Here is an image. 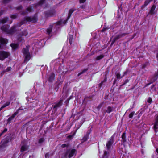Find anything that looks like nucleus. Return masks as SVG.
<instances>
[{"mask_svg": "<svg viewBox=\"0 0 158 158\" xmlns=\"http://www.w3.org/2000/svg\"><path fill=\"white\" fill-rule=\"evenodd\" d=\"M55 74L53 73H52L49 76L48 81L49 82H52L54 79Z\"/></svg>", "mask_w": 158, "mask_h": 158, "instance_id": "obj_14", "label": "nucleus"}, {"mask_svg": "<svg viewBox=\"0 0 158 158\" xmlns=\"http://www.w3.org/2000/svg\"><path fill=\"white\" fill-rule=\"evenodd\" d=\"M155 122H157L158 123V115L156 118Z\"/></svg>", "mask_w": 158, "mask_h": 158, "instance_id": "obj_50", "label": "nucleus"}, {"mask_svg": "<svg viewBox=\"0 0 158 158\" xmlns=\"http://www.w3.org/2000/svg\"><path fill=\"white\" fill-rule=\"evenodd\" d=\"M158 77V74L156 75L154 77V79H153V81H156L157 78V77Z\"/></svg>", "mask_w": 158, "mask_h": 158, "instance_id": "obj_38", "label": "nucleus"}, {"mask_svg": "<svg viewBox=\"0 0 158 158\" xmlns=\"http://www.w3.org/2000/svg\"><path fill=\"white\" fill-rule=\"evenodd\" d=\"M109 153L108 152L106 151H105L104 154V156H103V158H106L107 157V156L108 155V154Z\"/></svg>", "mask_w": 158, "mask_h": 158, "instance_id": "obj_32", "label": "nucleus"}, {"mask_svg": "<svg viewBox=\"0 0 158 158\" xmlns=\"http://www.w3.org/2000/svg\"><path fill=\"white\" fill-rule=\"evenodd\" d=\"M89 134L88 133H87L85 135L82 139V142H84L86 141L89 138Z\"/></svg>", "mask_w": 158, "mask_h": 158, "instance_id": "obj_13", "label": "nucleus"}, {"mask_svg": "<svg viewBox=\"0 0 158 158\" xmlns=\"http://www.w3.org/2000/svg\"><path fill=\"white\" fill-rule=\"evenodd\" d=\"M102 85V83H101L100 84H99V85H100V87H101V85Z\"/></svg>", "mask_w": 158, "mask_h": 158, "instance_id": "obj_53", "label": "nucleus"}, {"mask_svg": "<svg viewBox=\"0 0 158 158\" xmlns=\"http://www.w3.org/2000/svg\"><path fill=\"white\" fill-rule=\"evenodd\" d=\"M87 69H85L83 70L82 72H81L78 74V76H79L80 75L83 73H84L86 72L87 71Z\"/></svg>", "mask_w": 158, "mask_h": 158, "instance_id": "obj_36", "label": "nucleus"}, {"mask_svg": "<svg viewBox=\"0 0 158 158\" xmlns=\"http://www.w3.org/2000/svg\"><path fill=\"white\" fill-rule=\"evenodd\" d=\"M62 101L63 100L60 99L58 102L55 104V105L53 107V109L54 110L56 111L58 108L60 107L61 106Z\"/></svg>", "mask_w": 158, "mask_h": 158, "instance_id": "obj_6", "label": "nucleus"}, {"mask_svg": "<svg viewBox=\"0 0 158 158\" xmlns=\"http://www.w3.org/2000/svg\"><path fill=\"white\" fill-rule=\"evenodd\" d=\"M32 10V9L31 7H28L27 8L26 11H22L21 14V15H24L29 12H31Z\"/></svg>", "mask_w": 158, "mask_h": 158, "instance_id": "obj_11", "label": "nucleus"}, {"mask_svg": "<svg viewBox=\"0 0 158 158\" xmlns=\"http://www.w3.org/2000/svg\"><path fill=\"white\" fill-rule=\"evenodd\" d=\"M18 113V111H16L14 113V114L10 117L7 120V122L8 123H10L11 122V121L13 120L15 117L16 116V115Z\"/></svg>", "mask_w": 158, "mask_h": 158, "instance_id": "obj_9", "label": "nucleus"}, {"mask_svg": "<svg viewBox=\"0 0 158 158\" xmlns=\"http://www.w3.org/2000/svg\"><path fill=\"white\" fill-rule=\"evenodd\" d=\"M10 0H3V2L4 3H8Z\"/></svg>", "mask_w": 158, "mask_h": 158, "instance_id": "obj_44", "label": "nucleus"}, {"mask_svg": "<svg viewBox=\"0 0 158 158\" xmlns=\"http://www.w3.org/2000/svg\"><path fill=\"white\" fill-rule=\"evenodd\" d=\"M10 69V67H8L5 70V72H8L9 71Z\"/></svg>", "mask_w": 158, "mask_h": 158, "instance_id": "obj_41", "label": "nucleus"}, {"mask_svg": "<svg viewBox=\"0 0 158 158\" xmlns=\"http://www.w3.org/2000/svg\"><path fill=\"white\" fill-rule=\"evenodd\" d=\"M49 154L48 153H47L45 155V157L46 158H49Z\"/></svg>", "mask_w": 158, "mask_h": 158, "instance_id": "obj_49", "label": "nucleus"}, {"mask_svg": "<svg viewBox=\"0 0 158 158\" xmlns=\"http://www.w3.org/2000/svg\"><path fill=\"white\" fill-rule=\"evenodd\" d=\"M68 146V145H67L65 144H64L62 145L61 146V147H62V148H64V147H65L67 146Z\"/></svg>", "mask_w": 158, "mask_h": 158, "instance_id": "obj_46", "label": "nucleus"}, {"mask_svg": "<svg viewBox=\"0 0 158 158\" xmlns=\"http://www.w3.org/2000/svg\"><path fill=\"white\" fill-rule=\"evenodd\" d=\"M2 14V11H1L0 12V16ZM8 18L7 17H5L3 18L2 20H1L0 21V23H6L7 20H8Z\"/></svg>", "mask_w": 158, "mask_h": 158, "instance_id": "obj_12", "label": "nucleus"}, {"mask_svg": "<svg viewBox=\"0 0 158 158\" xmlns=\"http://www.w3.org/2000/svg\"><path fill=\"white\" fill-rule=\"evenodd\" d=\"M80 7L81 8H83V6H81Z\"/></svg>", "mask_w": 158, "mask_h": 158, "instance_id": "obj_55", "label": "nucleus"}, {"mask_svg": "<svg viewBox=\"0 0 158 158\" xmlns=\"http://www.w3.org/2000/svg\"><path fill=\"white\" fill-rule=\"evenodd\" d=\"M113 110V108L110 106H108L107 109L106 110V112L108 113H110Z\"/></svg>", "mask_w": 158, "mask_h": 158, "instance_id": "obj_16", "label": "nucleus"}, {"mask_svg": "<svg viewBox=\"0 0 158 158\" xmlns=\"http://www.w3.org/2000/svg\"><path fill=\"white\" fill-rule=\"evenodd\" d=\"M149 84H150V83H149V84H148V85H149Z\"/></svg>", "mask_w": 158, "mask_h": 158, "instance_id": "obj_56", "label": "nucleus"}, {"mask_svg": "<svg viewBox=\"0 0 158 158\" xmlns=\"http://www.w3.org/2000/svg\"><path fill=\"white\" fill-rule=\"evenodd\" d=\"M75 10L73 9H70L69 12L68 13V19H69L71 16L73 12V11Z\"/></svg>", "mask_w": 158, "mask_h": 158, "instance_id": "obj_21", "label": "nucleus"}, {"mask_svg": "<svg viewBox=\"0 0 158 158\" xmlns=\"http://www.w3.org/2000/svg\"><path fill=\"white\" fill-rule=\"evenodd\" d=\"M3 108L2 106L0 108V111L3 109Z\"/></svg>", "mask_w": 158, "mask_h": 158, "instance_id": "obj_52", "label": "nucleus"}, {"mask_svg": "<svg viewBox=\"0 0 158 158\" xmlns=\"http://www.w3.org/2000/svg\"><path fill=\"white\" fill-rule=\"evenodd\" d=\"M126 35V33H123L122 34H120L119 35H117L116 37H115L114 38H115V39H116V40H117L119 39L120 38H121V37L124 36Z\"/></svg>", "mask_w": 158, "mask_h": 158, "instance_id": "obj_18", "label": "nucleus"}, {"mask_svg": "<svg viewBox=\"0 0 158 158\" xmlns=\"http://www.w3.org/2000/svg\"><path fill=\"white\" fill-rule=\"evenodd\" d=\"M156 152H157V153H158V149H156Z\"/></svg>", "mask_w": 158, "mask_h": 158, "instance_id": "obj_54", "label": "nucleus"}, {"mask_svg": "<svg viewBox=\"0 0 158 158\" xmlns=\"http://www.w3.org/2000/svg\"><path fill=\"white\" fill-rule=\"evenodd\" d=\"M62 21L61 20H60L57 23V24L58 25H61L62 23Z\"/></svg>", "mask_w": 158, "mask_h": 158, "instance_id": "obj_47", "label": "nucleus"}, {"mask_svg": "<svg viewBox=\"0 0 158 158\" xmlns=\"http://www.w3.org/2000/svg\"><path fill=\"white\" fill-rule=\"evenodd\" d=\"M129 80H128V79H127L123 83V85H125L127 83H128V82H129Z\"/></svg>", "mask_w": 158, "mask_h": 158, "instance_id": "obj_45", "label": "nucleus"}, {"mask_svg": "<svg viewBox=\"0 0 158 158\" xmlns=\"http://www.w3.org/2000/svg\"><path fill=\"white\" fill-rule=\"evenodd\" d=\"M156 7V6L155 5H153L152 6L151 8V10L149 12V13L151 14L152 15L155 13L154 10L155 9Z\"/></svg>", "mask_w": 158, "mask_h": 158, "instance_id": "obj_15", "label": "nucleus"}, {"mask_svg": "<svg viewBox=\"0 0 158 158\" xmlns=\"http://www.w3.org/2000/svg\"><path fill=\"white\" fill-rule=\"evenodd\" d=\"M22 146L21 148V151L24 152L27 151L28 148V146L25 144H23L22 143Z\"/></svg>", "mask_w": 158, "mask_h": 158, "instance_id": "obj_10", "label": "nucleus"}, {"mask_svg": "<svg viewBox=\"0 0 158 158\" xmlns=\"http://www.w3.org/2000/svg\"><path fill=\"white\" fill-rule=\"evenodd\" d=\"M68 39L69 41L70 44H71L72 42V40L73 39V36L72 35L69 34L68 36Z\"/></svg>", "mask_w": 158, "mask_h": 158, "instance_id": "obj_17", "label": "nucleus"}, {"mask_svg": "<svg viewBox=\"0 0 158 158\" xmlns=\"http://www.w3.org/2000/svg\"><path fill=\"white\" fill-rule=\"evenodd\" d=\"M2 142V144L0 146V150L2 149L7 146L8 141L7 140H5Z\"/></svg>", "mask_w": 158, "mask_h": 158, "instance_id": "obj_8", "label": "nucleus"}, {"mask_svg": "<svg viewBox=\"0 0 158 158\" xmlns=\"http://www.w3.org/2000/svg\"><path fill=\"white\" fill-rule=\"evenodd\" d=\"M7 40L2 37H0V42L2 44H6L7 43Z\"/></svg>", "mask_w": 158, "mask_h": 158, "instance_id": "obj_19", "label": "nucleus"}, {"mask_svg": "<svg viewBox=\"0 0 158 158\" xmlns=\"http://www.w3.org/2000/svg\"><path fill=\"white\" fill-rule=\"evenodd\" d=\"M158 126V123L157 122H155L154 125V129L155 132H156L157 131L156 130L158 129V127H157Z\"/></svg>", "mask_w": 158, "mask_h": 158, "instance_id": "obj_27", "label": "nucleus"}, {"mask_svg": "<svg viewBox=\"0 0 158 158\" xmlns=\"http://www.w3.org/2000/svg\"><path fill=\"white\" fill-rule=\"evenodd\" d=\"M108 28L107 27H104L102 30V32H104L106 30L108 29Z\"/></svg>", "mask_w": 158, "mask_h": 158, "instance_id": "obj_40", "label": "nucleus"}, {"mask_svg": "<svg viewBox=\"0 0 158 158\" xmlns=\"http://www.w3.org/2000/svg\"><path fill=\"white\" fill-rule=\"evenodd\" d=\"M152 98L150 97H149L147 100V101L150 104L152 102Z\"/></svg>", "mask_w": 158, "mask_h": 158, "instance_id": "obj_33", "label": "nucleus"}, {"mask_svg": "<svg viewBox=\"0 0 158 158\" xmlns=\"http://www.w3.org/2000/svg\"><path fill=\"white\" fill-rule=\"evenodd\" d=\"M17 14H15L13 15H11L10 16V17L13 19H15L17 17Z\"/></svg>", "mask_w": 158, "mask_h": 158, "instance_id": "obj_34", "label": "nucleus"}, {"mask_svg": "<svg viewBox=\"0 0 158 158\" xmlns=\"http://www.w3.org/2000/svg\"><path fill=\"white\" fill-rule=\"evenodd\" d=\"M150 91L152 92H155L156 91V89L154 85H152L151 87V88L150 89Z\"/></svg>", "mask_w": 158, "mask_h": 158, "instance_id": "obj_24", "label": "nucleus"}, {"mask_svg": "<svg viewBox=\"0 0 158 158\" xmlns=\"http://www.w3.org/2000/svg\"><path fill=\"white\" fill-rule=\"evenodd\" d=\"M76 150L74 149L68 150L63 153V157L65 158H70L72 157L75 153Z\"/></svg>", "mask_w": 158, "mask_h": 158, "instance_id": "obj_3", "label": "nucleus"}, {"mask_svg": "<svg viewBox=\"0 0 158 158\" xmlns=\"http://www.w3.org/2000/svg\"><path fill=\"white\" fill-rule=\"evenodd\" d=\"M37 21V15H35L33 16L28 17H26L24 20L22 21L20 23L17 24L16 25L11 27V29L8 30V27L4 25L2 27L1 29L2 31L7 32L8 34H12L16 31V28L17 27H20L22 25L24 24L26 21L35 23Z\"/></svg>", "mask_w": 158, "mask_h": 158, "instance_id": "obj_1", "label": "nucleus"}, {"mask_svg": "<svg viewBox=\"0 0 158 158\" xmlns=\"http://www.w3.org/2000/svg\"><path fill=\"white\" fill-rule=\"evenodd\" d=\"M22 7L21 6H19L17 8V9L18 10H22Z\"/></svg>", "mask_w": 158, "mask_h": 158, "instance_id": "obj_39", "label": "nucleus"}, {"mask_svg": "<svg viewBox=\"0 0 158 158\" xmlns=\"http://www.w3.org/2000/svg\"><path fill=\"white\" fill-rule=\"evenodd\" d=\"M10 104V102H6L5 104L3 105L2 106L3 108L5 107H6L9 106Z\"/></svg>", "mask_w": 158, "mask_h": 158, "instance_id": "obj_30", "label": "nucleus"}, {"mask_svg": "<svg viewBox=\"0 0 158 158\" xmlns=\"http://www.w3.org/2000/svg\"><path fill=\"white\" fill-rule=\"evenodd\" d=\"M114 135H112L107 142L106 143V148L107 150H109L111 148L114 142Z\"/></svg>", "mask_w": 158, "mask_h": 158, "instance_id": "obj_4", "label": "nucleus"}, {"mask_svg": "<svg viewBox=\"0 0 158 158\" xmlns=\"http://www.w3.org/2000/svg\"><path fill=\"white\" fill-rule=\"evenodd\" d=\"M22 52L25 56L24 62L27 63L30 59L31 56L29 52V48L27 47L24 48L22 50Z\"/></svg>", "mask_w": 158, "mask_h": 158, "instance_id": "obj_2", "label": "nucleus"}, {"mask_svg": "<svg viewBox=\"0 0 158 158\" xmlns=\"http://www.w3.org/2000/svg\"><path fill=\"white\" fill-rule=\"evenodd\" d=\"M44 139L43 138H41L39 139V143H42L44 141Z\"/></svg>", "mask_w": 158, "mask_h": 158, "instance_id": "obj_37", "label": "nucleus"}, {"mask_svg": "<svg viewBox=\"0 0 158 158\" xmlns=\"http://www.w3.org/2000/svg\"><path fill=\"white\" fill-rule=\"evenodd\" d=\"M134 113L135 112H131L129 115V118H132L133 117L134 114Z\"/></svg>", "mask_w": 158, "mask_h": 158, "instance_id": "obj_35", "label": "nucleus"}, {"mask_svg": "<svg viewBox=\"0 0 158 158\" xmlns=\"http://www.w3.org/2000/svg\"><path fill=\"white\" fill-rule=\"evenodd\" d=\"M10 55L9 53L5 51H0V60H3Z\"/></svg>", "mask_w": 158, "mask_h": 158, "instance_id": "obj_5", "label": "nucleus"}, {"mask_svg": "<svg viewBox=\"0 0 158 158\" xmlns=\"http://www.w3.org/2000/svg\"><path fill=\"white\" fill-rule=\"evenodd\" d=\"M11 46L13 49H16L18 47V45L17 44H10Z\"/></svg>", "mask_w": 158, "mask_h": 158, "instance_id": "obj_25", "label": "nucleus"}, {"mask_svg": "<svg viewBox=\"0 0 158 158\" xmlns=\"http://www.w3.org/2000/svg\"><path fill=\"white\" fill-rule=\"evenodd\" d=\"M116 76L118 79H120L121 78L124 76V75L123 76L121 77L120 73H117L116 75Z\"/></svg>", "mask_w": 158, "mask_h": 158, "instance_id": "obj_31", "label": "nucleus"}, {"mask_svg": "<svg viewBox=\"0 0 158 158\" xmlns=\"http://www.w3.org/2000/svg\"><path fill=\"white\" fill-rule=\"evenodd\" d=\"M72 135H69V136H68V137L69 138H71L72 137Z\"/></svg>", "mask_w": 158, "mask_h": 158, "instance_id": "obj_51", "label": "nucleus"}, {"mask_svg": "<svg viewBox=\"0 0 158 158\" xmlns=\"http://www.w3.org/2000/svg\"><path fill=\"white\" fill-rule=\"evenodd\" d=\"M18 40L19 42H23V41L24 40L20 35H19L18 38Z\"/></svg>", "mask_w": 158, "mask_h": 158, "instance_id": "obj_28", "label": "nucleus"}, {"mask_svg": "<svg viewBox=\"0 0 158 158\" xmlns=\"http://www.w3.org/2000/svg\"><path fill=\"white\" fill-rule=\"evenodd\" d=\"M104 56L103 55H101L98 56H97L96 58V60H101L102 59Z\"/></svg>", "mask_w": 158, "mask_h": 158, "instance_id": "obj_26", "label": "nucleus"}, {"mask_svg": "<svg viewBox=\"0 0 158 158\" xmlns=\"http://www.w3.org/2000/svg\"><path fill=\"white\" fill-rule=\"evenodd\" d=\"M52 26L51 25L47 29V32L48 34H50L52 32Z\"/></svg>", "mask_w": 158, "mask_h": 158, "instance_id": "obj_20", "label": "nucleus"}, {"mask_svg": "<svg viewBox=\"0 0 158 158\" xmlns=\"http://www.w3.org/2000/svg\"><path fill=\"white\" fill-rule=\"evenodd\" d=\"M153 0H146L144 2V4L142 6L143 7L147 6Z\"/></svg>", "mask_w": 158, "mask_h": 158, "instance_id": "obj_23", "label": "nucleus"}, {"mask_svg": "<svg viewBox=\"0 0 158 158\" xmlns=\"http://www.w3.org/2000/svg\"><path fill=\"white\" fill-rule=\"evenodd\" d=\"M27 35V32L26 30L24 31L22 33L21 35L26 36Z\"/></svg>", "mask_w": 158, "mask_h": 158, "instance_id": "obj_29", "label": "nucleus"}, {"mask_svg": "<svg viewBox=\"0 0 158 158\" xmlns=\"http://www.w3.org/2000/svg\"><path fill=\"white\" fill-rule=\"evenodd\" d=\"M116 40H117L116 39H115V38H114L112 41L111 45H112Z\"/></svg>", "mask_w": 158, "mask_h": 158, "instance_id": "obj_43", "label": "nucleus"}, {"mask_svg": "<svg viewBox=\"0 0 158 158\" xmlns=\"http://www.w3.org/2000/svg\"><path fill=\"white\" fill-rule=\"evenodd\" d=\"M43 6V7H46L47 6V4L46 3L45 0H40L37 4L35 5L36 8L39 6Z\"/></svg>", "mask_w": 158, "mask_h": 158, "instance_id": "obj_7", "label": "nucleus"}, {"mask_svg": "<svg viewBox=\"0 0 158 158\" xmlns=\"http://www.w3.org/2000/svg\"><path fill=\"white\" fill-rule=\"evenodd\" d=\"M7 129H6V128L5 129H4V130H3V132L0 134V136H1L3 133L7 131Z\"/></svg>", "mask_w": 158, "mask_h": 158, "instance_id": "obj_42", "label": "nucleus"}, {"mask_svg": "<svg viewBox=\"0 0 158 158\" xmlns=\"http://www.w3.org/2000/svg\"><path fill=\"white\" fill-rule=\"evenodd\" d=\"M86 0H80V3H84Z\"/></svg>", "mask_w": 158, "mask_h": 158, "instance_id": "obj_48", "label": "nucleus"}, {"mask_svg": "<svg viewBox=\"0 0 158 158\" xmlns=\"http://www.w3.org/2000/svg\"><path fill=\"white\" fill-rule=\"evenodd\" d=\"M122 141H123V143L126 142V134L125 133H124L123 134L122 136Z\"/></svg>", "mask_w": 158, "mask_h": 158, "instance_id": "obj_22", "label": "nucleus"}]
</instances>
